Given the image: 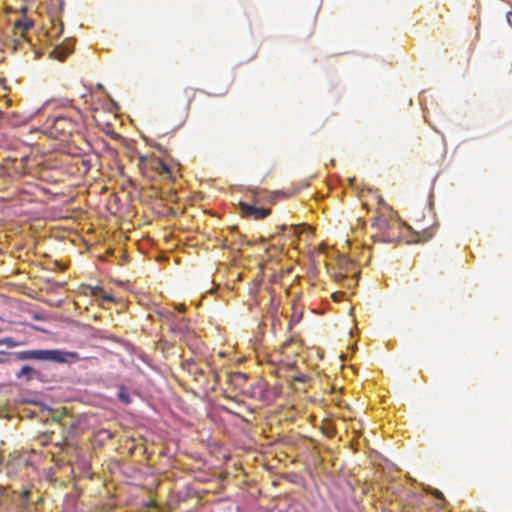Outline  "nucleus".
<instances>
[{
	"mask_svg": "<svg viewBox=\"0 0 512 512\" xmlns=\"http://www.w3.org/2000/svg\"><path fill=\"white\" fill-rule=\"evenodd\" d=\"M13 357L17 361L35 360L59 364L74 363L80 360L78 353L58 349H29L9 353L0 351V363H7Z\"/></svg>",
	"mask_w": 512,
	"mask_h": 512,
	"instance_id": "f257e3e1",
	"label": "nucleus"
},
{
	"mask_svg": "<svg viewBox=\"0 0 512 512\" xmlns=\"http://www.w3.org/2000/svg\"><path fill=\"white\" fill-rule=\"evenodd\" d=\"M45 128L50 137L65 141L73 136L74 133L79 132L81 123L67 116H57L47 119Z\"/></svg>",
	"mask_w": 512,
	"mask_h": 512,
	"instance_id": "f03ea898",
	"label": "nucleus"
},
{
	"mask_svg": "<svg viewBox=\"0 0 512 512\" xmlns=\"http://www.w3.org/2000/svg\"><path fill=\"white\" fill-rule=\"evenodd\" d=\"M139 169L149 179H154L157 176L168 179L172 173L170 166L155 156H141L139 158Z\"/></svg>",
	"mask_w": 512,
	"mask_h": 512,
	"instance_id": "7ed1b4c3",
	"label": "nucleus"
},
{
	"mask_svg": "<svg viewBox=\"0 0 512 512\" xmlns=\"http://www.w3.org/2000/svg\"><path fill=\"white\" fill-rule=\"evenodd\" d=\"M188 371L193 376L194 381L199 384V386L204 391H215L214 385H211L209 374V366L207 369L199 367L195 363H187Z\"/></svg>",
	"mask_w": 512,
	"mask_h": 512,
	"instance_id": "20e7f679",
	"label": "nucleus"
},
{
	"mask_svg": "<svg viewBox=\"0 0 512 512\" xmlns=\"http://www.w3.org/2000/svg\"><path fill=\"white\" fill-rule=\"evenodd\" d=\"M239 207L244 217L253 218L254 220L264 219L271 214L270 208H259L255 204L240 202Z\"/></svg>",
	"mask_w": 512,
	"mask_h": 512,
	"instance_id": "39448f33",
	"label": "nucleus"
},
{
	"mask_svg": "<svg viewBox=\"0 0 512 512\" xmlns=\"http://www.w3.org/2000/svg\"><path fill=\"white\" fill-rule=\"evenodd\" d=\"M195 93H196V89H194L192 87H186L183 89V94L186 99V104H185V107H184L181 115L179 116L178 123L176 124V127H180L186 122L188 115H189L190 105L195 97Z\"/></svg>",
	"mask_w": 512,
	"mask_h": 512,
	"instance_id": "423d86ee",
	"label": "nucleus"
},
{
	"mask_svg": "<svg viewBox=\"0 0 512 512\" xmlns=\"http://www.w3.org/2000/svg\"><path fill=\"white\" fill-rule=\"evenodd\" d=\"M16 378L30 382L32 380H42V373L31 365H24L16 373Z\"/></svg>",
	"mask_w": 512,
	"mask_h": 512,
	"instance_id": "0eeeda50",
	"label": "nucleus"
},
{
	"mask_svg": "<svg viewBox=\"0 0 512 512\" xmlns=\"http://www.w3.org/2000/svg\"><path fill=\"white\" fill-rule=\"evenodd\" d=\"M230 381L235 385H243L247 381V375L241 372H235L229 375Z\"/></svg>",
	"mask_w": 512,
	"mask_h": 512,
	"instance_id": "6e6552de",
	"label": "nucleus"
},
{
	"mask_svg": "<svg viewBox=\"0 0 512 512\" xmlns=\"http://www.w3.org/2000/svg\"><path fill=\"white\" fill-rule=\"evenodd\" d=\"M296 193V191H292L290 193H285L283 191H274L270 194L269 196V202L271 203H275L276 200L279 198V197H282V198H289L291 196H293L294 194Z\"/></svg>",
	"mask_w": 512,
	"mask_h": 512,
	"instance_id": "1a4fd4ad",
	"label": "nucleus"
},
{
	"mask_svg": "<svg viewBox=\"0 0 512 512\" xmlns=\"http://www.w3.org/2000/svg\"><path fill=\"white\" fill-rule=\"evenodd\" d=\"M33 23L32 21L25 20V19H19L15 22V28L21 31H26L30 27H32Z\"/></svg>",
	"mask_w": 512,
	"mask_h": 512,
	"instance_id": "9d476101",
	"label": "nucleus"
},
{
	"mask_svg": "<svg viewBox=\"0 0 512 512\" xmlns=\"http://www.w3.org/2000/svg\"><path fill=\"white\" fill-rule=\"evenodd\" d=\"M93 294L96 296H100L105 300H109V301L113 300L112 296L106 294V292L98 286L93 289Z\"/></svg>",
	"mask_w": 512,
	"mask_h": 512,
	"instance_id": "9b49d317",
	"label": "nucleus"
},
{
	"mask_svg": "<svg viewBox=\"0 0 512 512\" xmlns=\"http://www.w3.org/2000/svg\"><path fill=\"white\" fill-rule=\"evenodd\" d=\"M434 233H435L434 228L424 229L422 231V234L419 236V239L422 241H427L433 237Z\"/></svg>",
	"mask_w": 512,
	"mask_h": 512,
	"instance_id": "f8f14e48",
	"label": "nucleus"
},
{
	"mask_svg": "<svg viewBox=\"0 0 512 512\" xmlns=\"http://www.w3.org/2000/svg\"><path fill=\"white\" fill-rule=\"evenodd\" d=\"M1 345H6L7 347L9 348H13V347H16L19 345L18 342H16L13 338L11 337H6V338H2L0 339V346Z\"/></svg>",
	"mask_w": 512,
	"mask_h": 512,
	"instance_id": "ddd939ff",
	"label": "nucleus"
},
{
	"mask_svg": "<svg viewBox=\"0 0 512 512\" xmlns=\"http://www.w3.org/2000/svg\"><path fill=\"white\" fill-rule=\"evenodd\" d=\"M209 374L212 375V380H210L211 382V385H214V387L216 388V385L218 384L219 382V373L217 370L209 367Z\"/></svg>",
	"mask_w": 512,
	"mask_h": 512,
	"instance_id": "4468645a",
	"label": "nucleus"
},
{
	"mask_svg": "<svg viewBox=\"0 0 512 512\" xmlns=\"http://www.w3.org/2000/svg\"><path fill=\"white\" fill-rule=\"evenodd\" d=\"M118 396L119 399L125 404H129L131 401L129 394L125 391L124 388H121Z\"/></svg>",
	"mask_w": 512,
	"mask_h": 512,
	"instance_id": "2eb2a0df",
	"label": "nucleus"
},
{
	"mask_svg": "<svg viewBox=\"0 0 512 512\" xmlns=\"http://www.w3.org/2000/svg\"><path fill=\"white\" fill-rule=\"evenodd\" d=\"M160 316L166 320H172L173 318H175V314L168 310L161 312Z\"/></svg>",
	"mask_w": 512,
	"mask_h": 512,
	"instance_id": "dca6fc26",
	"label": "nucleus"
},
{
	"mask_svg": "<svg viewBox=\"0 0 512 512\" xmlns=\"http://www.w3.org/2000/svg\"><path fill=\"white\" fill-rule=\"evenodd\" d=\"M308 379H309V377L305 374H299V375L293 377L294 381L302 382V383L307 382Z\"/></svg>",
	"mask_w": 512,
	"mask_h": 512,
	"instance_id": "f3484780",
	"label": "nucleus"
},
{
	"mask_svg": "<svg viewBox=\"0 0 512 512\" xmlns=\"http://www.w3.org/2000/svg\"><path fill=\"white\" fill-rule=\"evenodd\" d=\"M344 296L343 292H335L332 294V298L334 301H340Z\"/></svg>",
	"mask_w": 512,
	"mask_h": 512,
	"instance_id": "a211bd4d",
	"label": "nucleus"
},
{
	"mask_svg": "<svg viewBox=\"0 0 512 512\" xmlns=\"http://www.w3.org/2000/svg\"><path fill=\"white\" fill-rule=\"evenodd\" d=\"M30 490H24L21 494V497L23 499V501L27 502L29 500V496H30Z\"/></svg>",
	"mask_w": 512,
	"mask_h": 512,
	"instance_id": "6ab92c4d",
	"label": "nucleus"
},
{
	"mask_svg": "<svg viewBox=\"0 0 512 512\" xmlns=\"http://www.w3.org/2000/svg\"><path fill=\"white\" fill-rule=\"evenodd\" d=\"M177 309H178L180 312H184V311H185V306H184V305H180L179 307H177Z\"/></svg>",
	"mask_w": 512,
	"mask_h": 512,
	"instance_id": "aec40b11",
	"label": "nucleus"
},
{
	"mask_svg": "<svg viewBox=\"0 0 512 512\" xmlns=\"http://www.w3.org/2000/svg\"><path fill=\"white\" fill-rule=\"evenodd\" d=\"M286 228H287V226H286V225H282V226L280 227L281 231L286 230Z\"/></svg>",
	"mask_w": 512,
	"mask_h": 512,
	"instance_id": "412c9836",
	"label": "nucleus"
},
{
	"mask_svg": "<svg viewBox=\"0 0 512 512\" xmlns=\"http://www.w3.org/2000/svg\"><path fill=\"white\" fill-rule=\"evenodd\" d=\"M289 344H290V341H286V342L283 344V347H287Z\"/></svg>",
	"mask_w": 512,
	"mask_h": 512,
	"instance_id": "4be33fe9",
	"label": "nucleus"
},
{
	"mask_svg": "<svg viewBox=\"0 0 512 512\" xmlns=\"http://www.w3.org/2000/svg\"><path fill=\"white\" fill-rule=\"evenodd\" d=\"M512 16V12H509L508 15H507V18L509 19V17Z\"/></svg>",
	"mask_w": 512,
	"mask_h": 512,
	"instance_id": "5701e85b",
	"label": "nucleus"
}]
</instances>
